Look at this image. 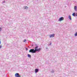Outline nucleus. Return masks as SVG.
<instances>
[{
	"label": "nucleus",
	"mask_w": 77,
	"mask_h": 77,
	"mask_svg": "<svg viewBox=\"0 0 77 77\" xmlns=\"http://www.w3.org/2000/svg\"><path fill=\"white\" fill-rule=\"evenodd\" d=\"M2 45H0V48H2Z\"/></svg>",
	"instance_id": "obj_18"
},
{
	"label": "nucleus",
	"mask_w": 77,
	"mask_h": 77,
	"mask_svg": "<svg viewBox=\"0 0 77 77\" xmlns=\"http://www.w3.org/2000/svg\"><path fill=\"white\" fill-rule=\"evenodd\" d=\"M33 45H32V46L33 47Z\"/></svg>",
	"instance_id": "obj_23"
},
{
	"label": "nucleus",
	"mask_w": 77,
	"mask_h": 77,
	"mask_svg": "<svg viewBox=\"0 0 77 77\" xmlns=\"http://www.w3.org/2000/svg\"><path fill=\"white\" fill-rule=\"evenodd\" d=\"M50 45H51V43H50Z\"/></svg>",
	"instance_id": "obj_21"
},
{
	"label": "nucleus",
	"mask_w": 77,
	"mask_h": 77,
	"mask_svg": "<svg viewBox=\"0 0 77 77\" xmlns=\"http://www.w3.org/2000/svg\"><path fill=\"white\" fill-rule=\"evenodd\" d=\"M75 16H76V17H77V13H76V14H75Z\"/></svg>",
	"instance_id": "obj_19"
},
{
	"label": "nucleus",
	"mask_w": 77,
	"mask_h": 77,
	"mask_svg": "<svg viewBox=\"0 0 77 77\" xmlns=\"http://www.w3.org/2000/svg\"><path fill=\"white\" fill-rule=\"evenodd\" d=\"M2 28L0 27V32H1V31H2Z\"/></svg>",
	"instance_id": "obj_15"
},
{
	"label": "nucleus",
	"mask_w": 77,
	"mask_h": 77,
	"mask_svg": "<svg viewBox=\"0 0 77 77\" xmlns=\"http://www.w3.org/2000/svg\"><path fill=\"white\" fill-rule=\"evenodd\" d=\"M54 72V70H52V71H51V72L53 73Z\"/></svg>",
	"instance_id": "obj_13"
},
{
	"label": "nucleus",
	"mask_w": 77,
	"mask_h": 77,
	"mask_svg": "<svg viewBox=\"0 0 77 77\" xmlns=\"http://www.w3.org/2000/svg\"><path fill=\"white\" fill-rule=\"evenodd\" d=\"M28 57H29V58H31V55H30V54H28Z\"/></svg>",
	"instance_id": "obj_9"
},
{
	"label": "nucleus",
	"mask_w": 77,
	"mask_h": 77,
	"mask_svg": "<svg viewBox=\"0 0 77 77\" xmlns=\"http://www.w3.org/2000/svg\"><path fill=\"white\" fill-rule=\"evenodd\" d=\"M17 77H21V76L20 75H19V76H17Z\"/></svg>",
	"instance_id": "obj_16"
},
{
	"label": "nucleus",
	"mask_w": 77,
	"mask_h": 77,
	"mask_svg": "<svg viewBox=\"0 0 77 77\" xmlns=\"http://www.w3.org/2000/svg\"><path fill=\"white\" fill-rule=\"evenodd\" d=\"M38 71H39V69H36L35 70V73H36L37 72H38Z\"/></svg>",
	"instance_id": "obj_4"
},
{
	"label": "nucleus",
	"mask_w": 77,
	"mask_h": 77,
	"mask_svg": "<svg viewBox=\"0 0 77 77\" xmlns=\"http://www.w3.org/2000/svg\"><path fill=\"white\" fill-rule=\"evenodd\" d=\"M26 39H24V40H23V42H26Z\"/></svg>",
	"instance_id": "obj_14"
},
{
	"label": "nucleus",
	"mask_w": 77,
	"mask_h": 77,
	"mask_svg": "<svg viewBox=\"0 0 77 77\" xmlns=\"http://www.w3.org/2000/svg\"><path fill=\"white\" fill-rule=\"evenodd\" d=\"M26 50H28V48H26Z\"/></svg>",
	"instance_id": "obj_17"
},
{
	"label": "nucleus",
	"mask_w": 77,
	"mask_h": 77,
	"mask_svg": "<svg viewBox=\"0 0 77 77\" xmlns=\"http://www.w3.org/2000/svg\"><path fill=\"white\" fill-rule=\"evenodd\" d=\"M23 9H24L27 10V9H28V7H27L26 6H25L23 8Z\"/></svg>",
	"instance_id": "obj_5"
},
{
	"label": "nucleus",
	"mask_w": 77,
	"mask_h": 77,
	"mask_svg": "<svg viewBox=\"0 0 77 77\" xmlns=\"http://www.w3.org/2000/svg\"><path fill=\"white\" fill-rule=\"evenodd\" d=\"M35 50L34 49H31L29 51V53H36V51H38V52L41 50V48H39V49H37L38 48V46L37 45H35Z\"/></svg>",
	"instance_id": "obj_1"
},
{
	"label": "nucleus",
	"mask_w": 77,
	"mask_h": 77,
	"mask_svg": "<svg viewBox=\"0 0 77 77\" xmlns=\"http://www.w3.org/2000/svg\"><path fill=\"white\" fill-rule=\"evenodd\" d=\"M75 36H77V32L75 33Z\"/></svg>",
	"instance_id": "obj_10"
},
{
	"label": "nucleus",
	"mask_w": 77,
	"mask_h": 77,
	"mask_svg": "<svg viewBox=\"0 0 77 77\" xmlns=\"http://www.w3.org/2000/svg\"><path fill=\"white\" fill-rule=\"evenodd\" d=\"M54 34H51L49 36L50 38H52V37H54Z\"/></svg>",
	"instance_id": "obj_3"
},
{
	"label": "nucleus",
	"mask_w": 77,
	"mask_h": 77,
	"mask_svg": "<svg viewBox=\"0 0 77 77\" xmlns=\"http://www.w3.org/2000/svg\"><path fill=\"white\" fill-rule=\"evenodd\" d=\"M69 18L70 20H72V19H71V17L70 16H69Z\"/></svg>",
	"instance_id": "obj_8"
},
{
	"label": "nucleus",
	"mask_w": 77,
	"mask_h": 77,
	"mask_svg": "<svg viewBox=\"0 0 77 77\" xmlns=\"http://www.w3.org/2000/svg\"><path fill=\"white\" fill-rule=\"evenodd\" d=\"M74 10L75 11H77V6H75V7H74Z\"/></svg>",
	"instance_id": "obj_7"
},
{
	"label": "nucleus",
	"mask_w": 77,
	"mask_h": 77,
	"mask_svg": "<svg viewBox=\"0 0 77 77\" xmlns=\"http://www.w3.org/2000/svg\"><path fill=\"white\" fill-rule=\"evenodd\" d=\"M1 44V41H0V44Z\"/></svg>",
	"instance_id": "obj_22"
},
{
	"label": "nucleus",
	"mask_w": 77,
	"mask_h": 77,
	"mask_svg": "<svg viewBox=\"0 0 77 77\" xmlns=\"http://www.w3.org/2000/svg\"><path fill=\"white\" fill-rule=\"evenodd\" d=\"M48 48H46V49H48Z\"/></svg>",
	"instance_id": "obj_20"
},
{
	"label": "nucleus",
	"mask_w": 77,
	"mask_h": 77,
	"mask_svg": "<svg viewBox=\"0 0 77 77\" xmlns=\"http://www.w3.org/2000/svg\"><path fill=\"white\" fill-rule=\"evenodd\" d=\"M5 3V1H3L2 2V4H3V3Z\"/></svg>",
	"instance_id": "obj_11"
},
{
	"label": "nucleus",
	"mask_w": 77,
	"mask_h": 77,
	"mask_svg": "<svg viewBox=\"0 0 77 77\" xmlns=\"http://www.w3.org/2000/svg\"><path fill=\"white\" fill-rule=\"evenodd\" d=\"M72 15H73V16H74V17H75V13H73L72 14Z\"/></svg>",
	"instance_id": "obj_12"
},
{
	"label": "nucleus",
	"mask_w": 77,
	"mask_h": 77,
	"mask_svg": "<svg viewBox=\"0 0 77 77\" xmlns=\"http://www.w3.org/2000/svg\"><path fill=\"white\" fill-rule=\"evenodd\" d=\"M19 75H19V74H18V73H16L15 74V77H17V76H19Z\"/></svg>",
	"instance_id": "obj_6"
},
{
	"label": "nucleus",
	"mask_w": 77,
	"mask_h": 77,
	"mask_svg": "<svg viewBox=\"0 0 77 77\" xmlns=\"http://www.w3.org/2000/svg\"><path fill=\"white\" fill-rule=\"evenodd\" d=\"M64 19V18L63 17H61L59 18V19L58 20V21L61 22L62 21H63Z\"/></svg>",
	"instance_id": "obj_2"
}]
</instances>
